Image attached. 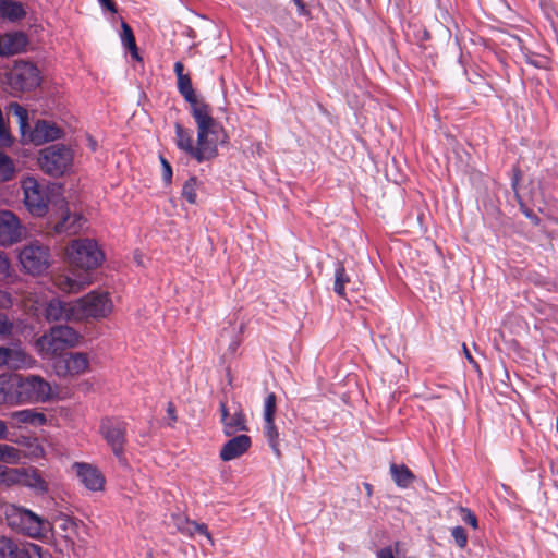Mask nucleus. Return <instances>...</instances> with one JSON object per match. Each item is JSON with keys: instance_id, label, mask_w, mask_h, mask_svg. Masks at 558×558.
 <instances>
[{"instance_id": "nucleus-1", "label": "nucleus", "mask_w": 558, "mask_h": 558, "mask_svg": "<svg viewBox=\"0 0 558 558\" xmlns=\"http://www.w3.org/2000/svg\"><path fill=\"white\" fill-rule=\"evenodd\" d=\"M196 128L197 137L194 144L193 132L180 122L174 123V143L179 150L198 163L211 160L218 156V145L228 142L223 126L213 117V113L195 111L191 113Z\"/></svg>"}, {"instance_id": "nucleus-2", "label": "nucleus", "mask_w": 558, "mask_h": 558, "mask_svg": "<svg viewBox=\"0 0 558 558\" xmlns=\"http://www.w3.org/2000/svg\"><path fill=\"white\" fill-rule=\"evenodd\" d=\"M11 108L19 119L20 130L24 141H28L35 145H41L62 137L63 131L56 123L39 120L35 123L34 128L31 129L27 110L19 104L12 105Z\"/></svg>"}, {"instance_id": "nucleus-3", "label": "nucleus", "mask_w": 558, "mask_h": 558, "mask_svg": "<svg viewBox=\"0 0 558 558\" xmlns=\"http://www.w3.org/2000/svg\"><path fill=\"white\" fill-rule=\"evenodd\" d=\"M66 256L71 266L92 270L100 266L105 259L98 243L92 239H76L66 246Z\"/></svg>"}, {"instance_id": "nucleus-4", "label": "nucleus", "mask_w": 558, "mask_h": 558, "mask_svg": "<svg viewBox=\"0 0 558 558\" xmlns=\"http://www.w3.org/2000/svg\"><path fill=\"white\" fill-rule=\"evenodd\" d=\"M5 520L12 530L32 538L43 537L49 524L33 511L14 505L7 507Z\"/></svg>"}, {"instance_id": "nucleus-5", "label": "nucleus", "mask_w": 558, "mask_h": 558, "mask_svg": "<svg viewBox=\"0 0 558 558\" xmlns=\"http://www.w3.org/2000/svg\"><path fill=\"white\" fill-rule=\"evenodd\" d=\"M38 162L45 173L60 177L71 168L73 153L63 144H53L40 151Z\"/></svg>"}, {"instance_id": "nucleus-6", "label": "nucleus", "mask_w": 558, "mask_h": 558, "mask_svg": "<svg viewBox=\"0 0 558 558\" xmlns=\"http://www.w3.org/2000/svg\"><path fill=\"white\" fill-rule=\"evenodd\" d=\"M112 302L108 292L92 291L75 301L76 320L104 318L112 311Z\"/></svg>"}, {"instance_id": "nucleus-7", "label": "nucleus", "mask_w": 558, "mask_h": 558, "mask_svg": "<svg viewBox=\"0 0 558 558\" xmlns=\"http://www.w3.org/2000/svg\"><path fill=\"white\" fill-rule=\"evenodd\" d=\"M99 428L113 454L121 460L126 445L128 423L119 417H105Z\"/></svg>"}, {"instance_id": "nucleus-8", "label": "nucleus", "mask_w": 558, "mask_h": 558, "mask_svg": "<svg viewBox=\"0 0 558 558\" xmlns=\"http://www.w3.org/2000/svg\"><path fill=\"white\" fill-rule=\"evenodd\" d=\"M22 267L31 275H40L50 265V250L47 245L34 241L19 253Z\"/></svg>"}, {"instance_id": "nucleus-9", "label": "nucleus", "mask_w": 558, "mask_h": 558, "mask_svg": "<svg viewBox=\"0 0 558 558\" xmlns=\"http://www.w3.org/2000/svg\"><path fill=\"white\" fill-rule=\"evenodd\" d=\"M20 403L46 402L51 397V386L37 375L19 374Z\"/></svg>"}, {"instance_id": "nucleus-10", "label": "nucleus", "mask_w": 558, "mask_h": 558, "mask_svg": "<svg viewBox=\"0 0 558 558\" xmlns=\"http://www.w3.org/2000/svg\"><path fill=\"white\" fill-rule=\"evenodd\" d=\"M8 83L15 92L32 90L40 84L39 70L31 62L17 61L8 73Z\"/></svg>"}, {"instance_id": "nucleus-11", "label": "nucleus", "mask_w": 558, "mask_h": 558, "mask_svg": "<svg viewBox=\"0 0 558 558\" xmlns=\"http://www.w3.org/2000/svg\"><path fill=\"white\" fill-rule=\"evenodd\" d=\"M24 204L28 211L36 217H43L48 211V193L35 178L27 177L22 181Z\"/></svg>"}, {"instance_id": "nucleus-12", "label": "nucleus", "mask_w": 558, "mask_h": 558, "mask_svg": "<svg viewBox=\"0 0 558 558\" xmlns=\"http://www.w3.org/2000/svg\"><path fill=\"white\" fill-rule=\"evenodd\" d=\"M220 423L223 434L228 437L238 432H248V425L244 410L240 403L228 405L226 400L219 402Z\"/></svg>"}, {"instance_id": "nucleus-13", "label": "nucleus", "mask_w": 558, "mask_h": 558, "mask_svg": "<svg viewBox=\"0 0 558 558\" xmlns=\"http://www.w3.org/2000/svg\"><path fill=\"white\" fill-rule=\"evenodd\" d=\"M89 360L86 353L71 352L54 362V369L59 376L80 375L88 369Z\"/></svg>"}, {"instance_id": "nucleus-14", "label": "nucleus", "mask_w": 558, "mask_h": 558, "mask_svg": "<svg viewBox=\"0 0 558 558\" xmlns=\"http://www.w3.org/2000/svg\"><path fill=\"white\" fill-rule=\"evenodd\" d=\"M23 232V226L12 211H0V245H11L19 242Z\"/></svg>"}, {"instance_id": "nucleus-15", "label": "nucleus", "mask_w": 558, "mask_h": 558, "mask_svg": "<svg viewBox=\"0 0 558 558\" xmlns=\"http://www.w3.org/2000/svg\"><path fill=\"white\" fill-rule=\"evenodd\" d=\"M41 547L33 543H16L9 537H0V558H32L40 556Z\"/></svg>"}, {"instance_id": "nucleus-16", "label": "nucleus", "mask_w": 558, "mask_h": 558, "mask_svg": "<svg viewBox=\"0 0 558 558\" xmlns=\"http://www.w3.org/2000/svg\"><path fill=\"white\" fill-rule=\"evenodd\" d=\"M177 83L179 93L190 104V113H194L196 110L202 111V113H213L211 107L207 102L197 99L189 75L181 76L177 80Z\"/></svg>"}, {"instance_id": "nucleus-17", "label": "nucleus", "mask_w": 558, "mask_h": 558, "mask_svg": "<svg viewBox=\"0 0 558 558\" xmlns=\"http://www.w3.org/2000/svg\"><path fill=\"white\" fill-rule=\"evenodd\" d=\"M252 446V439L245 434H241L229 439L221 448L219 457L222 461H231L240 458Z\"/></svg>"}, {"instance_id": "nucleus-18", "label": "nucleus", "mask_w": 558, "mask_h": 558, "mask_svg": "<svg viewBox=\"0 0 558 558\" xmlns=\"http://www.w3.org/2000/svg\"><path fill=\"white\" fill-rule=\"evenodd\" d=\"M28 38L23 32L7 33L0 36V56L10 57L24 52Z\"/></svg>"}, {"instance_id": "nucleus-19", "label": "nucleus", "mask_w": 558, "mask_h": 558, "mask_svg": "<svg viewBox=\"0 0 558 558\" xmlns=\"http://www.w3.org/2000/svg\"><path fill=\"white\" fill-rule=\"evenodd\" d=\"M20 404L19 374L0 375V405Z\"/></svg>"}, {"instance_id": "nucleus-20", "label": "nucleus", "mask_w": 558, "mask_h": 558, "mask_svg": "<svg viewBox=\"0 0 558 558\" xmlns=\"http://www.w3.org/2000/svg\"><path fill=\"white\" fill-rule=\"evenodd\" d=\"M75 301L64 302L58 299L51 300L46 307V318L49 322L76 320Z\"/></svg>"}, {"instance_id": "nucleus-21", "label": "nucleus", "mask_w": 558, "mask_h": 558, "mask_svg": "<svg viewBox=\"0 0 558 558\" xmlns=\"http://www.w3.org/2000/svg\"><path fill=\"white\" fill-rule=\"evenodd\" d=\"M31 356L21 348L0 347V367L23 368L29 365Z\"/></svg>"}, {"instance_id": "nucleus-22", "label": "nucleus", "mask_w": 558, "mask_h": 558, "mask_svg": "<svg viewBox=\"0 0 558 558\" xmlns=\"http://www.w3.org/2000/svg\"><path fill=\"white\" fill-rule=\"evenodd\" d=\"M76 469L77 475L86 488L94 492L102 489L105 478L97 468L86 463H76Z\"/></svg>"}, {"instance_id": "nucleus-23", "label": "nucleus", "mask_w": 558, "mask_h": 558, "mask_svg": "<svg viewBox=\"0 0 558 558\" xmlns=\"http://www.w3.org/2000/svg\"><path fill=\"white\" fill-rule=\"evenodd\" d=\"M37 347L44 356H57L68 348L61 340L57 339L52 329L37 340Z\"/></svg>"}, {"instance_id": "nucleus-24", "label": "nucleus", "mask_w": 558, "mask_h": 558, "mask_svg": "<svg viewBox=\"0 0 558 558\" xmlns=\"http://www.w3.org/2000/svg\"><path fill=\"white\" fill-rule=\"evenodd\" d=\"M12 421L17 425L40 426L46 423V415L33 409L19 410L11 413Z\"/></svg>"}, {"instance_id": "nucleus-25", "label": "nucleus", "mask_w": 558, "mask_h": 558, "mask_svg": "<svg viewBox=\"0 0 558 558\" xmlns=\"http://www.w3.org/2000/svg\"><path fill=\"white\" fill-rule=\"evenodd\" d=\"M26 11L21 2L14 0H0V19L11 22L25 17Z\"/></svg>"}, {"instance_id": "nucleus-26", "label": "nucleus", "mask_w": 558, "mask_h": 558, "mask_svg": "<svg viewBox=\"0 0 558 558\" xmlns=\"http://www.w3.org/2000/svg\"><path fill=\"white\" fill-rule=\"evenodd\" d=\"M20 482L41 494L48 490V484L37 469L24 470L20 475Z\"/></svg>"}, {"instance_id": "nucleus-27", "label": "nucleus", "mask_w": 558, "mask_h": 558, "mask_svg": "<svg viewBox=\"0 0 558 558\" xmlns=\"http://www.w3.org/2000/svg\"><path fill=\"white\" fill-rule=\"evenodd\" d=\"M264 435L267 439L269 447L271 448L274 454L280 459L281 450L279 446V432L275 424V418L264 420Z\"/></svg>"}, {"instance_id": "nucleus-28", "label": "nucleus", "mask_w": 558, "mask_h": 558, "mask_svg": "<svg viewBox=\"0 0 558 558\" xmlns=\"http://www.w3.org/2000/svg\"><path fill=\"white\" fill-rule=\"evenodd\" d=\"M88 281L84 278L83 280L74 279L68 275H59L54 278V284L63 292L77 293L80 292Z\"/></svg>"}, {"instance_id": "nucleus-29", "label": "nucleus", "mask_w": 558, "mask_h": 558, "mask_svg": "<svg viewBox=\"0 0 558 558\" xmlns=\"http://www.w3.org/2000/svg\"><path fill=\"white\" fill-rule=\"evenodd\" d=\"M390 473L395 481V483L402 488H405L411 485L414 480V475L411 470L404 464H395L390 465Z\"/></svg>"}, {"instance_id": "nucleus-30", "label": "nucleus", "mask_w": 558, "mask_h": 558, "mask_svg": "<svg viewBox=\"0 0 558 558\" xmlns=\"http://www.w3.org/2000/svg\"><path fill=\"white\" fill-rule=\"evenodd\" d=\"M54 331L57 339L61 340L63 344L74 347L80 341V335L72 327L66 325H58L51 328Z\"/></svg>"}, {"instance_id": "nucleus-31", "label": "nucleus", "mask_w": 558, "mask_h": 558, "mask_svg": "<svg viewBox=\"0 0 558 558\" xmlns=\"http://www.w3.org/2000/svg\"><path fill=\"white\" fill-rule=\"evenodd\" d=\"M121 41L124 45V47L129 49L132 58H134L136 60L141 59L138 56V49L136 46L135 36L133 34V31H132L131 26L125 22H122Z\"/></svg>"}, {"instance_id": "nucleus-32", "label": "nucleus", "mask_w": 558, "mask_h": 558, "mask_svg": "<svg viewBox=\"0 0 558 558\" xmlns=\"http://www.w3.org/2000/svg\"><path fill=\"white\" fill-rule=\"evenodd\" d=\"M350 282V278L342 263H338L335 270L333 290L339 296H345V284Z\"/></svg>"}, {"instance_id": "nucleus-33", "label": "nucleus", "mask_w": 558, "mask_h": 558, "mask_svg": "<svg viewBox=\"0 0 558 558\" xmlns=\"http://www.w3.org/2000/svg\"><path fill=\"white\" fill-rule=\"evenodd\" d=\"M15 167L13 160L0 150V180L5 182L13 179Z\"/></svg>"}, {"instance_id": "nucleus-34", "label": "nucleus", "mask_w": 558, "mask_h": 558, "mask_svg": "<svg viewBox=\"0 0 558 558\" xmlns=\"http://www.w3.org/2000/svg\"><path fill=\"white\" fill-rule=\"evenodd\" d=\"M199 186V181L196 177L189 178L182 189V196L190 203L196 204L197 201V189Z\"/></svg>"}, {"instance_id": "nucleus-35", "label": "nucleus", "mask_w": 558, "mask_h": 558, "mask_svg": "<svg viewBox=\"0 0 558 558\" xmlns=\"http://www.w3.org/2000/svg\"><path fill=\"white\" fill-rule=\"evenodd\" d=\"M20 459V449L7 444H0V462L14 464L17 463Z\"/></svg>"}, {"instance_id": "nucleus-36", "label": "nucleus", "mask_w": 558, "mask_h": 558, "mask_svg": "<svg viewBox=\"0 0 558 558\" xmlns=\"http://www.w3.org/2000/svg\"><path fill=\"white\" fill-rule=\"evenodd\" d=\"M76 220H81V216L74 215L72 217L70 214H68L59 222H57L54 229L58 233H75L77 229L81 227V225H78L77 227L74 226V222Z\"/></svg>"}, {"instance_id": "nucleus-37", "label": "nucleus", "mask_w": 558, "mask_h": 558, "mask_svg": "<svg viewBox=\"0 0 558 558\" xmlns=\"http://www.w3.org/2000/svg\"><path fill=\"white\" fill-rule=\"evenodd\" d=\"M171 521L178 532L186 536L191 535V524L193 521L187 517L180 513L171 514Z\"/></svg>"}, {"instance_id": "nucleus-38", "label": "nucleus", "mask_w": 558, "mask_h": 558, "mask_svg": "<svg viewBox=\"0 0 558 558\" xmlns=\"http://www.w3.org/2000/svg\"><path fill=\"white\" fill-rule=\"evenodd\" d=\"M276 411H277V396L275 392H269L264 401V412H263V418L264 420H271L276 417Z\"/></svg>"}, {"instance_id": "nucleus-39", "label": "nucleus", "mask_w": 558, "mask_h": 558, "mask_svg": "<svg viewBox=\"0 0 558 558\" xmlns=\"http://www.w3.org/2000/svg\"><path fill=\"white\" fill-rule=\"evenodd\" d=\"M451 535L454 539L457 546L463 549L468 544V534L466 531L462 526H454L451 530Z\"/></svg>"}, {"instance_id": "nucleus-40", "label": "nucleus", "mask_w": 558, "mask_h": 558, "mask_svg": "<svg viewBox=\"0 0 558 558\" xmlns=\"http://www.w3.org/2000/svg\"><path fill=\"white\" fill-rule=\"evenodd\" d=\"M400 545H401L400 542H396L391 546H387V547L381 548L377 553V558H396V555L399 554ZM403 558H416V557L410 556V557H403Z\"/></svg>"}, {"instance_id": "nucleus-41", "label": "nucleus", "mask_w": 558, "mask_h": 558, "mask_svg": "<svg viewBox=\"0 0 558 558\" xmlns=\"http://www.w3.org/2000/svg\"><path fill=\"white\" fill-rule=\"evenodd\" d=\"M196 534L205 536L210 543H213V537L208 531V526L205 523H197L195 521L191 524V535L189 537H193Z\"/></svg>"}, {"instance_id": "nucleus-42", "label": "nucleus", "mask_w": 558, "mask_h": 558, "mask_svg": "<svg viewBox=\"0 0 558 558\" xmlns=\"http://www.w3.org/2000/svg\"><path fill=\"white\" fill-rule=\"evenodd\" d=\"M459 511L461 513V519L464 523L471 525L473 529H477L478 521L473 511L465 507H460Z\"/></svg>"}, {"instance_id": "nucleus-43", "label": "nucleus", "mask_w": 558, "mask_h": 558, "mask_svg": "<svg viewBox=\"0 0 558 558\" xmlns=\"http://www.w3.org/2000/svg\"><path fill=\"white\" fill-rule=\"evenodd\" d=\"M13 323L9 320L8 316L0 313V338H7L12 333Z\"/></svg>"}, {"instance_id": "nucleus-44", "label": "nucleus", "mask_w": 558, "mask_h": 558, "mask_svg": "<svg viewBox=\"0 0 558 558\" xmlns=\"http://www.w3.org/2000/svg\"><path fill=\"white\" fill-rule=\"evenodd\" d=\"M13 142V138L10 134L9 126L7 122L0 123V143L2 146H10Z\"/></svg>"}, {"instance_id": "nucleus-45", "label": "nucleus", "mask_w": 558, "mask_h": 558, "mask_svg": "<svg viewBox=\"0 0 558 558\" xmlns=\"http://www.w3.org/2000/svg\"><path fill=\"white\" fill-rule=\"evenodd\" d=\"M524 56H525V61L529 64H531V65H533V66H535L537 69L545 68V60H544L543 57H541V56H538L536 53H533V52H527Z\"/></svg>"}, {"instance_id": "nucleus-46", "label": "nucleus", "mask_w": 558, "mask_h": 558, "mask_svg": "<svg viewBox=\"0 0 558 558\" xmlns=\"http://www.w3.org/2000/svg\"><path fill=\"white\" fill-rule=\"evenodd\" d=\"M160 161H161V166H162V177H163V180L167 183H170L171 179H172V168H171V165L162 156L160 157Z\"/></svg>"}, {"instance_id": "nucleus-47", "label": "nucleus", "mask_w": 558, "mask_h": 558, "mask_svg": "<svg viewBox=\"0 0 558 558\" xmlns=\"http://www.w3.org/2000/svg\"><path fill=\"white\" fill-rule=\"evenodd\" d=\"M9 260L3 253L0 252V279L4 278L9 274Z\"/></svg>"}, {"instance_id": "nucleus-48", "label": "nucleus", "mask_w": 558, "mask_h": 558, "mask_svg": "<svg viewBox=\"0 0 558 558\" xmlns=\"http://www.w3.org/2000/svg\"><path fill=\"white\" fill-rule=\"evenodd\" d=\"M11 294L0 290V308H9L12 305Z\"/></svg>"}, {"instance_id": "nucleus-49", "label": "nucleus", "mask_w": 558, "mask_h": 558, "mask_svg": "<svg viewBox=\"0 0 558 558\" xmlns=\"http://www.w3.org/2000/svg\"><path fill=\"white\" fill-rule=\"evenodd\" d=\"M60 529H62L63 531H68V530H74L75 527V523L69 519V518H64V519H61V523H60Z\"/></svg>"}, {"instance_id": "nucleus-50", "label": "nucleus", "mask_w": 558, "mask_h": 558, "mask_svg": "<svg viewBox=\"0 0 558 558\" xmlns=\"http://www.w3.org/2000/svg\"><path fill=\"white\" fill-rule=\"evenodd\" d=\"M100 4L112 13L117 12V5L113 0H98Z\"/></svg>"}, {"instance_id": "nucleus-51", "label": "nucleus", "mask_w": 558, "mask_h": 558, "mask_svg": "<svg viewBox=\"0 0 558 558\" xmlns=\"http://www.w3.org/2000/svg\"><path fill=\"white\" fill-rule=\"evenodd\" d=\"M174 73L177 75V80H179L181 76H185L186 74H184V65L182 62L178 61L174 63Z\"/></svg>"}, {"instance_id": "nucleus-52", "label": "nucleus", "mask_w": 558, "mask_h": 558, "mask_svg": "<svg viewBox=\"0 0 558 558\" xmlns=\"http://www.w3.org/2000/svg\"><path fill=\"white\" fill-rule=\"evenodd\" d=\"M167 413L173 423L177 422L175 407L172 402L168 403Z\"/></svg>"}, {"instance_id": "nucleus-53", "label": "nucleus", "mask_w": 558, "mask_h": 558, "mask_svg": "<svg viewBox=\"0 0 558 558\" xmlns=\"http://www.w3.org/2000/svg\"><path fill=\"white\" fill-rule=\"evenodd\" d=\"M9 435L7 423L0 420V440L7 439Z\"/></svg>"}, {"instance_id": "nucleus-54", "label": "nucleus", "mask_w": 558, "mask_h": 558, "mask_svg": "<svg viewBox=\"0 0 558 558\" xmlns=\"http://www.w3.org/2000/svg\"><path fill=\"white\" fill-rule=\"evenodd\" d=\"M525 215H526V217H529L532 220L533 223L538 225L539 218L535 214H533L530 210H526Z\"/></svg>"}, {"instance_id": "nucleus-55", "label": "nucleus", "mask_w": 558, "mask_h": 558, "mask_svg": "<svg viewBox=\"0 0 558 558\" xmlns=\"http://www.w3.org/2000/svg\"><path fill=\"white\" fill-rule=\"evenodd\" d=\"M295 4L299 8L300 14H303L305 12V5L302 0H295Z\"/></svg>"}, {"instance_id": "nucleus-56", "label": "nucleus", "mask_w": 558, "mask_h": 558, "mask_svg": "<svg viewBox=\"0 0 558 558\" xmlns=\"http://www.w3.org/2000/svg\"><path fill=\"white\" fill-rule=\"evenodd\" d=\"M463 351H464V354H465V357L470 361V362H473V357L470 353V351L468 350V348L465 347V344L463 345Z\"/></svg>"}, {"instance_id": "nucleus-57", "label": "nucleus", "mask_w": 558, "mask_h": 558, "mask_svg": "<svg viewBox=\"0 0 558 558\" xmlns=\"http://www.w3.org/2000/svg\"><path fill=\"white\" fill-rule=\"evenodd\" d=\"M369 489H371V485L366 484V490H369Z\"/></svg>"}, {"instance_id": "nucleus-58", "label": "nucleus", "mask_w": 558, "mask_h": 558, "mask_svg": "<svg viewBox=\"0 0 558 558\" xmlns=\"http://www.w3.org/2000/svg\"><path fill=\"white\" fill-rule=\"evenodd\" d=\"M469 82L471 83H476V81L472 80V78H469Z\"/></svg>"}]
</instances>
